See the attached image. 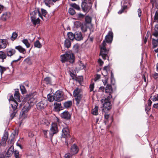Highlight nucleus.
Returning a JSON list of instances; mask_svg holds the SVG:
<instances>
[{
  "label": "nucleus",
  "instance_id": "obj_1",
  "mask_svg": "<svg viewBox=\"0 0 158 158\" xmlns=\"http://www.w3.org/2000/svg\"><path fill=\"white\" fill-rule=\"evenodd\" d=\"M9 100L12 101L11 103V106L10 107V113L11 119H12L16 112V110L18 105V102H21L20 94L18 89H15L14 97L12 95H11L10 97Z\"/></svg>",
  "mask_w": 158,
  "mask_h": 158
},
{
  "label": "nucleus",
  "instance_id": "obj_2",
  "mask_svg": "<svg viewBox=\"0 0 158 158\" xmlns=\"http://www.w3.org/2000/svg\"><path fill=\"white\" fill-rule=\"evenodd\" d=\"M36 96L37 93L34 92L33 93L30 94L26 96V99L27 101V102L23 107L21 112L20 114L21 117L23 118L27 117V113L31 108L30 104L32 103H34L36 102Z\"/></svg>",
  "mask_w": 158,
  "mask_h": 158
},
{
  "label": "nucleus",
  "instance_id": "obj_3",
  "mask_svg": "<svg viewBox=\"0 0 158 158\" xmlns=\"http://www.w3.org/2000/svg\"><path fill=\"white\" fill-rule=\"evenodd\" d=\"M30 15L31 21L35 25L40 23V17L44 20V18L41 14L40 11L39 9H36L33 11H31Z\"/></svg>",
  "mask_w": 158,
  "mask_h": 158
},
{
  "label": "nucleus",
  "instance_id": "obj_4",
  "mask_svg": "<svg viewBox=\"0 0 158 158\" xmlns=\"http://www.w3.org/2000/svg\"><path fill=\"white\" fill-rule=\"evenodd\" d=\"M61 61L63 62L68 61L70 63H73L75 60L74 54L70 51L66 52L64 54L60 56Z\"/></svg>",
  "mask_w": 158,
  "mask_h": 158
},
{
  "label": "nucleus",
  "instance_id": "obj_5",
  "mask_svg": "<svg viewBox=\"0 0 158 158\" xmlns=\"http://www.w3.org/2000/svg\"><path fill=\"white\" fill-rule=\"evenodd\" d=\"M112 98V96L110 95L106 98H103L101 100V102L103 105V110H109L111 108V105L110 100Z\"/></svg>",
  "mask_w": 158,
  "mask_h": 158
},
{
  "label": "nucleus",
  "instance_id": "obj_6",
  "mask_svg": "<svg viewBox=\"0 0 158 158\" xmlns=\"http://www.w3.org/2000/svg\"><path fill=\"white\" fill-rule=\"evenodd\" d=\"M106 43L104 40L102 43L100 47V55L101 56L103 59L108 60V56L107 55L109 50L106 48Z\"/></svg>",
  "mask_w": 158,
  "mask_h": 158
},
{
  "label": "nucleus",
  "instance_id": "obj_7",
  "mask_svg": "<svg viewBox=\"0 0 158 158\" xmlns=\"http://www.w3.org/2000/svg\"><path fill=\"white\" fill-rule=\"evenodd\" d=\"M58 132L57 125L56 123H52L51 125L50 130L49 132V137L51 140L54 134L57 133Z\"/></svg>",
  "mask_w": 158,
  "mask_h": 158
},
{
  "label": "nucleus",
  "instance_id": "obj_8",
  "mask_svg": "<svg viewBox=\"0 0 158 158\" xmlns=\"http://www.w3.org/2000/svg\"><path fill=\"white\" fill-rule=\"evenodd\" d=\"M81 90L78 88H76L74 90L73 92V96L75 97L77 101L76 104L78 105L79 104L80 100L82 98V95L81 94Z\"/></svg>",
  "mask_w": 158,
  "mask_h": 158
},
{
  "label": "nucleus",
  "instance_id": "obj_9",
  "mask_svg": "<svg viewBox=\"0 0 158 158\" xmlns=\"http://www.w3.org/2000/svg\"><path fill=\"white\" fill-rule=\"evenodd\" d=\"M54 94L55 101L60 102L63 100L64 97L62 92L57 90Z\"/></svg>",
  "mask_w": 158,
  "mask_h": 158
},
{
  "label": "nucleus",
  "instance_id": "obj_10",
  "mask_svg": "<svg viewBox=\"0 0 158 158\" xmlns=\"http://www.w3.org/2000/svg\"><path fill=\"white\" fill-rule=\"evenodd\" d=\"M128 4H130L128 0H123L121 2L122 8L118 11V14H120L124 12L125 10L127 8Z\"/></svg>",
  "mask_w": 158,
  "mask_h": 158
},
{
  "label": "nucleus",
  "instance_id": "obj_11",
  "mask_svg": "<svg viewBox=\"0 0 158 158\" xmlns=\"http://www.w3.org/2000/svg\"><path fill=\"white\" fill-rule=\"evenodd\" d=\"M92 6V2L91 1L88 3L84 2L81 6L83 10L85 12H88L91 9Z\"/></svg>",
  "mask_w": 158,
  "mask_h": 158
},
{
  "label": "nucleus",
  "instance_id": "obj_12",
  "mask_svg": "<svg viewBox=\"0 0 158 158\" xmlns=\"http://www.w3.org/2000/svg\"><path fill=\"white\" fill-rule=\"evenodd\" d=\"M47 105L46 101L43 100L38 103L36 105V106L38 109L41 110L44 109Z\"/></svg>",
  "mask_w": 158,
  "mask_h": 158
},
{
  "label": "nucleus",
  "instance_id": "obj_13",
  "mask_svg": "<svg viewBox=\"0 0 158 158\" xmlns=\"http://www.w3.org/2000/svg\"><path fill=\"white\" fill-rule=\"evenodd\" d=\"M113 37V34L112 32L109 31L105 37V40L106 42L108 43H111L112 41Z\"/></svg>",
  "mask_w": 158,
  "mask_h": 158
},
{
  "label": "nucleus",
  "instance_id": "obj_14",
  "mask_svg": "<svg viewBox=\"0 0 158 158\" xmlns=\"http://www.w3.org/2000/svg\"><path fill=\"white\" fill-rule=\"evenodd\" d=\"M62 136L63 137L66 138H68L70 137L69 130L68 128L65 127L63 129Z\"/></svg>",
  "mask_w": 158,
  "mask_h": 158
},
{
  "label": "nucleus",
  "instance_id": "obj_15",
  "mask_svg": "<svg viewBox=\"0 0 158 158\" xmlns=\"http://www.w3.org/2000/svg\"><path fill=\"white\" fill-rule=\"evenodd\" d=\"M79 151L78 148L75 144H74L71 148V152L72 155L77 153Z\"/></svg>",
  "mask_w": 158,
  "mask_h": 158
},
{
  "label": "nucleus",
  "instance_id": "obj_16",
  "mask_svg": "<svg viewBox=\"0 0 158 158\" xmlns=\"http://www.w3.org/2000/svg\"><path fill=\"white\" fill-rule=\"evenodd\" d=\"M61 117L62 118L68 119H70L71 116L69 112L64 111L61 114Z\"/></svg>",
  "mask_w": 158,
  "mask_h": 158
},
{
  "label": "nucleus",
  "instance_id": "obj_17",
  "mask_svg": "<svg viewBox=\"0 0 158 158\" xmlns=\"http://www.w3.org/2000/svg\"><path fill=\"white\" fill-rule=\"evenodd\" d=\"M8 44L7 40L5 39H2L0 41V46L1 48H5Z\"/></svg>",
  "mask_w": 158,
  "mask_h": 158
},
{
  "label": "nucleus",
  "instance_id": "obj_18",
  "mask_svg": "<svg viewBox=\"0 0 158 158\" xmlns=\"http://www.w3.org/2000/svg\"><path fill=\"white\" fill-rule=\"evenodd\" d=\"M6 52L8 56H11L15 53V49L10 48L6 49Z\"/></svg>",
  "mask_w": 158,
  "mask_h": 158
},
{
  "label": "nucleus",
  "instance_id": "obj_19",
  "mask_svg": "<svg viewBox=\"0 0 158 158\" xmlns=\"http://www.w3.org/2000/svg\"><path fill=\"white\" fill-rule=\"evenodd\" d=\"M75 39L78 41H80L82 39L83 37L81 33L80 32H76L75 33Z\"/></svg>",
  "mask_w": 158,
  "mask_h": 158
},
{
  "label": "nucleus",
  "instance_id": "obj_20",
  "mask_svg": "<svg viewBox=\"0 0 158 158\" xmlns=\"http://www.w3.org/2000/svg\"><path fill=\"white\" fill-rule=\"evenodd\" d=\"M104 117L105 118L104 122L105 123V124L108 123L109 121L110 123L111 124L112 122V117L110 116L109 114H105Z\"/></svg>",
  "mask_w": 158,
  "mask_h": 158
},
{
  "label": "nucleus",
  "instance_id": "obj_21",
  "mask_svg": "<svg viewBox=\"0 0 158 158\" xmlns=\"http://www.w3.org/2000/svg\"><path fill=\"white\" fill-rule=\"evenodd\" d=\"M6 57V53L2 51H0V62H3Z\"/></svg>",
  "mask_w": 158,
  "mask_h": 158
},
{
  "label": "nucleus",
  "instance_id": "obj_22",
  "mask_svg": "<svg viewBox=\"0 0 158 158\" xmlns=\"http://www.w3.org/2000/svg\"><path fill=\"white\" fill-rule=\"evenodd\" d=\"M112 92V89L111 85H107L105 89V92L109 94V96L111 95V94Z\"/></svg>",
  "mask_w": 158,
  "mask_h": 158
},
{
  "label": "nucleus",
  "instance_id": "obj_23",
  "mask_svg": "<svg viewBox=\"0 0 158 158\" xmlns=\"http://www.w3.org/2000/svg\"><path fill=\"white\" fill-rule=\"evenodd\" d=\"M14 151V148L13 147H11L7 151L6 153V155L7 157H10L12 155Z\"/></svg>",
  "mask_w": 158,
  "mask_h": 158
},
{
  "label": "nucleus",
  "instance_id": "obj_24",
  "mask_svg": "<svg viewBox=\"0 0 158 158\" xmlns=\"http://www.w3.org/2000/svg\"><path fill=\"white\" fill-rule=\"evenodd\" d=\"M10 16V14L9 12H5L2 15L1 19L3 20H6L9 19Z\"/></svg>",
  "mask_w": 158,
  "mask_h": 158
},
{
  "label": "nucleus",
  "instance_id": "obj_25",
  "mask_svg": "<svg viewBox=\"0 0 158 158\" xmlns=\"http://www.w3.org/2000/svg\"><path fill=\"white\" fill-rule=\"evenodd\" d=\"M54 106V109L56 111H59L62 109V107L61 104L55 103Z\"/></svg>",
  "mask_w": 158,
  "mask_h": 158
},
{
  "label": "nucleus",
  "instance_id": "obj_26",
  "mask_svg": "<svg viewBox=\"0 0 158 158\" xmlns=\"http://www.w3.org/2000/svg\"><path fill=\"white\" fill-rule=\"evenodd\" d=\"M85 67L84 64L81 60H79L77 64V67L79 69H83Z\"/></svg>",
  "mask_w": 158,
  "mask_h": 158
},
{
  "label": "nucleus",
  "instance_id": "obj_27",
  "mask_svg": "<svg viewBox=\"0 0 158 158\" xmlns=\"http://www.w3.org/2000/svg\"><path fill=\"white\" fill-rule=\"evenodd\" d=\"M15 48L18 50L20 52L24 54L26 52V50L25 49L23 48L21 46H16Z\"/></svg>",
  "mask_w": 158,
  "mask_h": 158
},
{
  "label": "nucleus",
  "instance_id": "obj_28",
  "mask_svg": "<svg viewBox=\"0 0 158 158\" xmlns=\"http://www.w3.org/2000/svg\"><path fill=\"white\" fill-rule=\"evenodd\" d=\"M72 104V101H69L65 102L64 103L63 105L64 107L66 108H68L70 107Z\"/></svg>",
  "mask_w": 158,
  "mask_h": 158
},
{
  "label": "nucleus",
  "instance_id": "obj_29",
  "mask_svg": "<svg viewBox=\"0 0 158 158\" xmlns=\"http://www.w3.org/2000/svg\"><path fill=\"white\" fill-rule=\"evenodd\" d=\"M44 2L45 5L49 7L53 4V2L52 0H44Z\"/></svg>",
  "mask_w": 158,
  "mask_h": 158
},
{
  "label": "nucleus",
  "instance_id": "obj_30",
  "mask_svg": "<svg viewBox=\"0 0 158 158\" xmlns=\"http://www.w3.org/2000/svg\"><path fill=\"white\" fill-rule=\"evenodd\" d=\"M98 106H95L94 108L92 110V113L93 115H97L98 114Z\"/></svg>",
  "mask_w": 158,
  "mask_h": 158
},
{
  "label": "nucleus",
  "instance_id": "obj_31",
  "mask_svg": "<svg viewBox=\"0 0 158 158\" xmlns=\"http://www.w3.org/2000/svg\"><path fill=\"white\" fill-rule=\"evenodd\" d=\"M108 66H105L103 69L102 74L104 76H106H106L108 74L107 70L108 69Z\"/></svg>",
  "mask_w": 158,
  "mask_h": 158
},
{
  "label": "nucleus",
  "instance_id": "obj_32",
  "mask_svg": "<svg viewBox=\"0 0 158 158\" xmlns=\"http://www.w3.org/2000/svg\"><path fill=\"white\" fill-rule=\"evenodd\" d=\"M34 46L35 47L38 48H40L42 47V45L39 41L38 40H37L34 43Z\"/></svg>",
  "mask_w": 158,
  "mask_h": 158
},
{
  "label": "nucleus",
  "instance_id": "obj_33",
  "mask_svg": "<svg viewBox=\"0 0 158 158\" xmlns=\"http://www.w3.org/2000/svg\"><path fill=\"white\" fill-rule=\"evenodd\" d=\"M69 38L71 40H73L75 39V34H73L72 32H69L67 34Z\"/></svg>",
  "mask_w": 158,
  "mask_h": 158
},
{
  "label": "nucleus",
  "instance_id": "obj_34",
  "mask_svg": "<svg viewBox=\"0 0 158 158\" xmlns=\"http://www.w3.org/2000/svg\"><path fill=\"white\" fill-rule=\"evenodd\" d=\"M22 42L25 45L27 48L30 47V44L27 39H23Z\"/></svg>",
  "mask_w": 158,
  "mask_h": 158
},
{
  "label": "nucleus",
  "instance_id": "obj_35",
  "mask_svg": "<svg viewBox=\"0 0 158 158\" xmlns=\"http://www.w3.org/2000/svg\"><path fill=\"white\" fill-rule=\"evenodd\" d=\"M64 44L65 46L67 48H69L71 46L70 42L68 39H66L65 40Z\"/></svg>",
  "mask_w": 158,
  "mask_h": 158
},
{
  "label": "nucleus",
  "instance_id": "obj_36",
  "mask_svg": "<svg viewBox=\"0 0 158 158\" xmlns=\"http://www.w3.org/2000/svg\"><path fill=\"white\" fill-rule=\"evenodd\" d=\"M18 35V34L16 32H13L10 38L11 40L12 41L14 40L17 38Z\"/></svg>",
  "mask_w": 158,
  "mask_h": 158
},
{
  "label": "nucleus",
  "instance_id": "obj_37",
  "mask_svg": "<svg viewBox=\"0 0 158 158\" xmlns=\"http://www.w3.org/2000/svg\"><path fill=\"white\" fill-rule=\"evenodd\" d=\"M152 44L153 46V48H156L157 47L158 45V42L157 40L153 38H152Z\"/></svg>",
  "mask_w": 158,
  "mask_h": 158
},
{
  "label": "nucleus",
  "instance_id": "obj_38",
  "mask_svg": "<svg viewBox=\"0 0 158 158\" xmlns=\"http://www.w3.org/2000/svg\"><path fill=\"white\" fill-rule=\"evenodd\" d=\"M7 68L2 66L0 65V73L2 76L4 71L6 70Z\"/></svg>",
  "mask_w": 158,
  "mask_h": 158
},
{
  "label": "nucleus",
  "instance_id": "obj_39",
  "mask_svg": "<svg viewBox=\"0 0 158 158\" xmlns=\"http://www.w3.org/2000/svg\"><path fill=\"white\" fill-rule=\"evenodd\" d=\"M150 98L153 101H158V94H156L154 96L151 95Z\"/></svg>",
  "mask_w": 158,
  "mask_h": 158
},
{
  "label": "nucleus",
  "instance_id": "obj_40",
  "mask_svg": "<svg viewBox=\"0 0 158 158\" xmlns=\"http://www.w3.org/2000/svg\"><path fill=\"white\" fill-rule=\"evenodd\" d=\"M36 134V132L35 131H30L28 133V136L30 137H33Z\"/></svg>",
  "mask_w": 158,
  "mask_h": 158
},
{
  "label": "nucleus",
  "instance_id": "obj_41",
  "mask_svg": "<svg viewBox=\"0 0 158 158\" xmlns=\"http://www.w3.org/2000/svg\"><path fill=\"white\" fill-rule=\"evenodd\" d=\"M54 94L53 95H48V101L50 102H52L53 101H55V99L54 98Z\"/></svg>",
  "mask_w": 158,
  "mask_h": 158
},
{
  "label": "nucleus",
  "instance_id": "obj_42",
  "mask_svg": "<svg viewBox=\"0 0 158 158\" xmlns=\"http://www.w3.org/2000/svg\"><path fill=\"white\" fill-rule=\"evenodd\" d=\"M41 14L42 15V16H43V17H46V15H47V12L46 10H45L44 9H41ZM44 18V17H43Z\"/></svg>",
  "mask_w": 158,
  "mask_h": 158
},
{
  "label": "nucleus",
  "instance_id": "obj_43",
  "mask_svg": "<svg viewBox=\"0 0 158 158\" xmlns=\"http://www.w3.org/2000/svg\"><path fill=\"white\" fill-rule=\"evenodd\" d=\"M20 89L22 94L25 93L26 92V89L25 87L23 85L20 86Z\"/></svg>",
  "mask_w": 158,
  "mask_h": 158
},
{
  "label": "nucleus",
  "instance_id": "obj_44",
  "mask_svg": "<svg viewBox=\"0 0 158 158\" xmlns=\"http://www.w3.org/2000/svg\"><path fill=\"white\" fill-rule=\"evenodd\" d=\"M71 6L72 7L76 10H79L80 9L79 6L78 5L76 4L75 3L71 4Z\"/></svg>",
  "mask_w": 158,
  "mask_h": 158
},
{
  "label": "nucleus",
  "instance_id": "obj_45",
  "mask_svg": "<svg viewBox=\"0 0 158 158\" xmlns=\"http://www.w3.org/2000/svg\"><path fill=\"white\" fill-rule=\"evenodd\" d=\"M44 81L47 84H50L51 83V79L49 77H46L44 78Z\"/></svg>",
  "mask_w": 158,
  "mask_h": 158
},
{
  "label": "nucleus",
  "instance_id": "obj_46",
  "mask_svg": "<svg viewBox=\"0 0 158 158\" xmlns=\"http://www.w3.org/2000/svg\"><path fill=\"white\" fill-rule=\"evenodd\" d=\"M69 13L73 15L75 14V11L73 8H70L69 10Z\"/></svg>",
  "mask_w": 158,
  "mask_h": 158
},
{
  "label": "nucleus",
  "instance_id": "obj_47",
  "mask_svg": "<svg viewBox=\"0 0 158 158\" xmlns=\"http://www.w3.org/2000/svg\"><path fill=\"white\" fill-rule=\"evenodd\" d=\"M24 61L26 63L29 65H31L32 64V62L31 60L29 58H27V59H26L24 60Z\"/></svg>",
  "mask_w": 158,
  "mask_h": 158
},
{
  "label": "nucleus",
  "instance_id": "obj_48",
  "mask_svg": "<svg viewBox=\"0 0 158 158\" xmlns=\"http://www.w3.org/2000/svg\"><path fill=\"white\" fill-rule=\"evenodd\" d=\"M74 26L77 28H78L81 27V23L79 21H76L74 23Z\"/></svg>",
  "mask_w": 158,
  "mask_h": 158
},
{
  "label": "nucleus",
  "instance_id": "obj_49",
  "mask_svg": "<svg viewBox=\"0 0 158 158\" xmlns=\"http://www.w3.org/2000/svg\"><path fill=\"white\" fill-rule=\"evenodd\" d=\"M14 156L15 158H20L19 157V152L17 151H15L13 152Z\"/></svg>",
  "mask_w": 158,
  "mask_h": 158
},
{
  "label": "nucleus",
  "instance_id": "obj_50",
  "mask_svg": "<svg viewBox=\"0 0 158 158\" xmlns=\"http://www.w3.org/2000/svg\"><path fill=\"white\" fill-rule=\"evenodd\" d=\"M146 75V72L145 73H142L141 76H142V79H143L144 81L145 82H146V79L145 77V75Z\"/></svg>",
  "mask_w": 158,
  "mask_h": 158
},
{
  "label": "nucleus",
  "instance_id": "obj_51",
  "mask_svg": "<svg viewBox=\"0 0 158 158\" xmlns=\"http://www.w3.org/2000/svg\"><path fill=\"white\" fill-rule=\"evenodd\" d=\"M48 132V130H47V131L44 130H43V132L44 135V136L46 138L49 137V135H47V133Z\"/></svg>",
  "mask_w": 158,
  "mask_h": 158
},
{
  "label": "nucleus",
  "instance_id": "obj_52",
  "mask_svg": "<svg viewBox=\"0 0 158 158\" xmlns=\"http://www.w3.org/2000/svg\"><path fill=\"white\" fill-rule=\"evenodd\" d=\"M85 20L86 22L89 23L91 21V19L89 16H86L85 18Z\"/></svg>",
  "mask_w": 158,
  "mask_h": 158
},
{
  "label": "nucleus",
  "instance_id": "obj_53",
  "mask_svg": "<svg viewBox=\"0 0 158 158\" xmlns=\"http://www.w3.org/2000/svg\"><path fill=\"white\" fill-rule=\"evenodd\" d=\"M79 48V46L77 44H76L73 46V49L76 52H77L78 51Z\"/></svg>",
  "mask_w": 158,
  "mask_h": 158
},
{
  "label": "nucleus",
  "instance_id": "obj_54",
  "mask_svg": "<svg viewBox=\"0 0 158 158\" xmlns=\"http://www.w3.org/2000/svg\"><path fill=\"white\" fill-rule=\"evenodd\" d=\"M94 88V84H91L89 85L90 91L91 92L93 91Z\"/></svg>",
  "mask_w": 158,
  "mask_h": 158
},
{
  "label": "nucleus",
  "instance_id": "obj_55",
  "mask_svg": "<svg viewBox=\"0 0 158 158\" xmlns=\"http://www.w3.org/2000/svg\"><path fill=\"white\" fill-rule=\"evenodd\" d=\"M65 158H72L71 154L70 153H67L65 155Z\"/></svg>",
  "mask_w": 158,
  "mask_h": 158
},
{
  "label": "nucleus",
  "instance_id": "obj_56",
  "mask_svg": "<svg viewBox=\"0 0 158 158\" xmlns=\"http://www.w3.org/2000/svg\"><path fill=\"white\" fill-rule=\"evenodd\" d=\"M8 133L7 132H5L4 133L3 136L2 137L5 139L7 140L8 138Z\"/></svg>",
  "mask_w": 158,
  "mask_h": 158
},
{
  "label": "nucleus",
  "instance_id": "obj_57",
  "mask_svg": "<svg viewBox=\"0 0 158 158\" xmlns=\"http://www.w3.org/2000/svg\"><path fill=\"white\" fill-rule=\"evenodd\" d=\"M101 76L99 74H97L96 75L95 77L94 78V80L95 81H97L98 79L100 78Z\"/></svg>",
  "mask_w": 158,
  "mask_h": 158
},
{
  "label": "nucleus",
  "instance_id": "obj_58",
  "mask_svg": "<svg viewBox=\"0 0 158 158\" xmlns=\"http://www.w3.org/2000/svg\"><path fill=\"white\" fill-rule=\"evenodd\" d=\"M77 81H78L79 82H80L83 81V78L82 76L79 77L78 78H77L76 79Z\"/></svg>",
  "mask_w": 158,
  "mask_h": 158
},
{
  "label": "nucleus",
  "instance_id": "obj_59",
  "mask_svg": "<svg viewBox=\"0 0 158 158\" xmlns=\"http://www.w3.org/2000/svg\"><path fill=\"white\" fill-rule=\"evenodd\" d=\"M155 20L158 22V13L156 12L155 15Z\"/></svg>",
  "mask_w": 158,
  "mask_h": 158
},
{
  "label": "nucleus",
  "instance_id": "obj_60",
  "mask_svg": "<svg viewBox=\"0 0 158 158\" xmlns=\"http://www.w3.org/2000/svg\"><path fill=\"white\" fill-rule=\"evenodd\" d=\"M81 29L83 31L85 32L86 31L87 29L85 26H83L81 27Z\"/></svg>",
  "mask_w": 158,
  "mask_h": 158
},
{
  "label": "nucleus",
  "instance_id": "obj_61",
  "mask_svg": "<svg viewBox=\"0 0 158 158\" xmlns=\"http://www.w3.org/2000/svg\"><path fill=\"white\" fill-rule=\"evenodd\" d=\"M98 62L100 66L102 65L103 64V62L100 59L98 60Z\"/></svg>",
  "mask_w": 158,
  "mask_h": 158
},
{
  "label": "nucleus",
  "instance_id": "obj_62",
  "mask_svg": "<svg viewBox=\"0 0 158 158\" xmlns=\"http://www.w3.org/2000/svg\"><path fill=\"white\" fill-rule=\"evenodd\" d=\"M152 35L155 37H158V31H155L152 34Z\"/></svg>",
  "mask_w": 158,
  "mask_h": 158
},
{
  "label": "nucleus",
  "instance_id": "obj_63",
  "mask_svg": "<svg viewBox=\"0 0 158 158\" xmlns=\"http://www.w3.org/2000/svg\"><path fill=\"white\" fill-rule=\"evenodd\" d=\"M84 17V15L81 14L80 13L78 15V17L79 18H82Z\"/></svg>",
  "mask_w": 158,
  "mask_h": 158
},
{
  "label": "nucleus",
  "instance_id": "obj_64",
  "mask_svg": "<svg viewBox=\"0 0 158 158\" xmlns=\"http://www.w3.org/2000/svg\"><path fill=\"white\" fill-rule=\"evenodd\" d=\"M154 78L156 79L158 78V73H155L153 75Z\"/></svg>",
  "mask_w": 158,
  "mask_h": 158
}]
</instances>
